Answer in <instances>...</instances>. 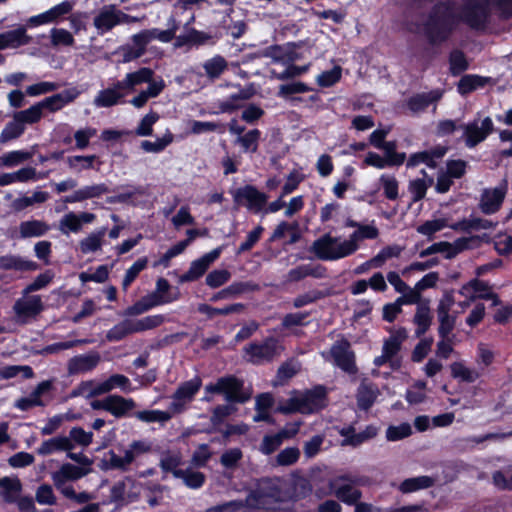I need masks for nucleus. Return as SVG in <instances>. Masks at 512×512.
<instances>
[{
  "label": "nucleus",
  "mask_w": 512,
  "mask_h": 512,
  "mask_svg": "<svg viewBox=\"0 0 512 512\" xmlns=\"http://www.w3.org/2000/svg\"><path fill=\"white\" fill-rule=\"evenodd\" d=\"M489 11L484 0H466L460 15L455 2L443 0L435 3L423 23V34L431 46L447 42L457 25L462 22L474 30H482L488 23Z\"/></svg>",
  "instance_id": "1"
},
{
  "label": "nucleus",
  "mask_w": 512,
  "mask_h": 512,
  "mask_svg": "<svg viewBox=\"0 0 512 512\" xmlns=\"http://www.w3.org/2000/svg\"><path fill=\"white\" fill-rule=\"evenodd\" d=\"M379 236V230L374 225L360 224L350 236L349 239L339 242L338 237H333L330 233H325L317 238L311 251L322 261H335L354 254L359 249V242L365 239H376Z\"/></svg>",
  "instance_id": "2"
},
{
  "label": "nucleus",
  "mask_w": 512,
  "mask_h": 512,
  "mask_svg": "<svg viewBox=\"0 0 512 512\" xmlns=\"http://www.w3.org/2000/svg\"><path fill=\"white\" fill-rule=\"evenodd\" d=\"M206 393L223 395L228 403L243 404L250 399V394L244 391V381L235 375H226L215 383L205 386Z\"/></svg>",
  "instance_id": "3"
},
{
  "label": "nucleus",
  "mask_w": 512,
  "mask_h": 512,
  "mask_svg": "<svg viewBox=\"0 0 512 512\" xmlns=\"http://www.w3.org/2000/svg\"><path fill=\"white\" fill-rule=\"evenodd\" d=\"M369 483L370 479L368 476L343 474L335 479L332 487L338 500L347 505H353L362 497V492L359 489L353 488V485L366 486Z\"/></svg>",
  "instance_id": "4"
},
{
  "label": "nucleus",
  "mask_w": 512,
  "mask_h": 512,
  "mask_svg": "<svg viewBox=\"0 0 512 512\" xmlns=\"http://www.w3.org/2000/svg\"><path fill=\"white\" fill-rule=\"evenodd\" d=\"M283 347L279 340L274 336L266 337L262 342H251L243 349L245 355H248V362L253 365H261L272 362L281 354Z\"/></svg>",
  "instance_id": "5"
},
{
  "label": "nucleus",
  "mask_w": 512,
  "mask_h": 512,
  "mask_svg": "<svg viewBox=\"0 0 512 512\" xmlns=\"http://www.w3.org/2000/svg\"><path fill=\"white\" fill-rule=\"evenodd\" d=\"M137 19L116 8L115 5L103 6L93 19V25L99 35H104L120 24H130Z\"/></svg>",
  "instance_id": "6"
},
{
  "label": "nucleus",
  "mask_w": 512,
  "mask_h": 512,
  "mask_svg": "<svg viewBox=\"0 0 512 512\" xmlns=\"http://www.w3.org/2000/svg\"><path fill=\"white\" fill-rule=\"evenodd\" d=\"M221 38L222 33L218 29L205 32L192 27L187 29L185 34L178 35L174 45L176 48H199L202 46H214Z\"/></svg>",
  "instance_id": "7"
},
{
  "label": "nucleus",
  "mask_w": 512,
  "mask_h": 512,
  "mask_svg": "<svg viewBox=\"0 0 512 512\" xmlns=\"http://www.w3.org/2000/svg\"><path fill=\"white\" fill-rule=\"evenodd\" d=\"M233 201L237 206H245L253 213L261 212L267 204L268 196L257 189L256 186L247 184L232 192Z\"/></svg>",
  "instance_id": "8"
},
{
  "label": "nucleus",
  "mask_w": 512,
  "mask_h": 512,
  "mask_svg": "<svg viewBox=\"0 0 512 512\" xmlns=\"http://www.w3.org/2000/svg\"><path fill=\"white\" fill-rule=\"evenodd\" d=\"M330 354L335 365L341 370L348 374H355L357 372L355 353L347 339L343 338L335 342L330 349Z\"/></svg>",
  "instance_id": "9"
},
{
  "label": "nucleus",
  "mask_w": 512,
  "mask_h": 512,
  "mask_svg": "<svg viewBox=\"0 0 512 512\" xmlns=\"http://www.w3.org/2000/svg\"><path fill=\"white\" fill-rule=\"evenodd\" d=\"M507 190L508 184L506 180H503L495 188L484 189L479 202L481 212L485 215L497 213L501 209Z\"/></svg>",
  "instance_id": "10"
},
{
  "label": "nucleus",
  "mask_w": 512,
  "mask_h": 512,
  "mask_svg": "<svg viewBox=\"0 0 512 512\" xmlns=\"http://www.w3.org/2000/svg\"><path fill=\"white\" fill-rule=\"evenodd\" d=\"M221 252V247H217L192 261L188 271L179 277V283L183 284L199 280L206 273L209 266L220 257Z\"/></svg>",
  "instance_id": "11"
},
{
  "label": "nucleus",
  "mask_w": 512,
  "mask_h": 512,
  "mask_svg": "<svg viewBox=\"0 0 512 512\" xmlns=\"http://www.w3.org/2000/svg\"><path fill=\"white\" fill-rule=\"evenodd\" d=\"M303 414H314L327 407V390L323 385L314 386L299 396Z\"/></svg>",
  "instance_id": "12"
},
{
  "label": "nucleus",
  "mask_w": 512,
  "mask_h": 512,
  "mask_svg": "<svg viewBox=\"0 0 512 512\" xmlns=\"http://www.w3.org/2000/svg\"><path fill=\"white\" fill-rule=\"evenodd\" d=\"M101 361V356L97 351H90L87 354L73 356L67 362V372L69 375H78L93 371Z\"/></svg>",
  "instance_id": "13"
},
{
  "label": "nucleus",
  "mask_w": 512,
  "mask_h": 512,
  "mask_svg": "<svg viewBox=\"0 0 512 512\" xmlns=\"http://www.w3.org/2000/svg\"><path fill=\"white\" fill-rule=\"evenodd\" d=\"M13 309L17 317L25 323L27 319L38 316L43 311L44 306L39 295H32L18 299Z\"/></svg>",
  "instance_id": "14"
},
{
  "label": "nucleus",
  "mask_w": 512,
  "mask_h": 512,
  "mask_svg": "<svg viewBox=\"0 0 512 512\" xmlns=\"http://www.w3.org/2000/svg\"><path fill=\"white\" fill-rule=\"evenodd\" d=\"M79 95L80 92L77 90V88H68L61 91L60 93L53 94L44 98L38 102V104L42 112L43 110H48L49 112H57L69 103H72Z\"/></svg>",
  "instance_id": "15"
},
{
  "label": "nucleus",
  "mask_w": 512,
  "mask_h": 512,
  "mask_svg": "<svg viewBox=\"0 0 512 512\" xmlns=\"http://www.w3.org/2000/svg\"><path fill=\"white\" fill-rule=\"evenodd\" d=\"M327 275V268L321 264H302L292 268L287 273V281L299 282L306 277H313L317 279L325 278Z\"/></svg>",
  "instance_id": "16"
},
{
  "label": "nucleus",
  "mask_w": 512,
  "mask_h": 512,
  "mask_svg": "<svg viewBox=\"0 0 512 512\" xmlns=\"http://www.w3.org/2000/svg\"><path fill=\"white\" fill-rule=\"evenodd\" d=\"M90 468L79 467L71 463H64L59 470L52 474V479L57 488L67 481H76L86 476Z\"/></svg>",
  "instance_id": "17"
},
{
  "label": "nucleus",
  "mask_w": 512,
  "mask_h": 512,
  "mask_svg": "<svg viewBox=\"0 0 512 512\" xmlns=\"http://www.w3.org/2000/svg\"><path fill=\"white\" fill-rule=\"evenodd\" d=\"M442 92L438 89L429 92L416 93L406 101L407 108L413 113L425 111L431 104L438 102Z\"/></svg>",
  "instance_id": "18"
},
{
  "label": "nucleus",
  "mask_w": 512,
  "mask_h": 512,
  "mask_svg": "<svg viewBox=\"0 0 512 512\" xmlns=\"http://www.w3.org/2000/svg\"><path fill=\"white\" fill-rule=\"evenodd\" d=\"M109 192V187L105 183L84 186L73 194L65 196L62 200L64 203L83 202L88 199L99 198L103 194Z\"/></svg>",
  "instance_id": "19"
},
{
  "label": "nucleus",
  "mask_w": 512,
  "mask_h": 512,
  "mask_svg": "<svg viewBox=\"0 0 512 512\" xmlns=\"http://www.w3.org/2000/svg\"><path fill=\"white\" fill-rule=\"evenodd\" d=\"M154 71L148 67L139 68L135 72L127 73L123 80L116 81V87L124 90H133L135 86L150 82Z\"/></svg>",
  "instance_id": "20"
},
{
  "label": "nucleus",
  "mask_w": 512,
  "mask_h": 512,
  "mask_svg": "<svg viewBox=\"0 0 512 512\" xmlns=\"http://www.w3.org/2000/svg\"><path fill=\"white\" fill-rule=\"evenodd\" d=\"M468 286H470L471 290L475 293L469 297L471 301L476 299H483L492 300L493 306H498L501 304L499 296L491 290V287L487 282L478 278H474L468 281Z\"/></svg>",
  "instance_id": "21"
},
{
  "label": "nucleus",
  "mask_w": 512,
  "mask_h": 512,
  "mask_svg": "<svg viewBox=\"0 0 512 512\" xmlns=\"http://www.w3.org/2000/svg\"><path fill=\"white\" fill-rule=\"evenodd\" d=\"M124 89L116 87V82L112 87L102 89L98 92L94 99L95 106L99 108H109L120 103L122 98L125 96L123 93Z\"/></svg>",
  "instance_id": "22"
},
{
  "label": "nucleus",
  "mask_w": 512,
  "mask_h": 512,
  "mask_svg": "<svg viewBox=\"0 0 512 512\" xmlns=\"http://www.w3.org/2000/svg\"><path fill=\"white\" fill-rule=\"evenodd\" d=\"M245 310L243 303H233L222 308L213 307L206 303H200L197 306V312L206 316L207 320H212L215 316H227L235 313H242Z\"/></svg>",
  "instance_id": "23"
},
{
  "label": "nucleus",
  "mask_w": 512,
  "mask_h": 512,
  "mask_svg": "<svg viewBox=\"0 0 512 512\" xmlns=\"http://www.w3.org/2000/svg\"><path fill=\"white\" fill-rule=\"evenodd\" d=\"M378 394L379 390L375 384L362 382L359 385L356 394L357 406L359 409L363 411L369 410L374 405Z\"/></svg>",
  "instance_id": "24"
},
{
  "label": "nucleus",
  "mask_w": 512,
  "mask_h": 512,
  "mask_svg": "<svg viewBox=\"0 0 512 512\" xmlns=\"http://www.w3.org/2000/svg\"><path fill=\"white\" fill-rule=\"evenodd\" d=\"M490 80V77L477 74H465L460 78L457 84V91L461 96H467L478 88L485 87Z\"/></svg>",
  "instance_id": "25"
},
{
  "label": "nucleus",
  "mask_w": 512,
  "mask_h": 512,
  "mask_svg": "<svg viewBox=\"0 0 512 512\" xmlns=\"http://www.w3.org/2000/svg\"><path fill=\"white\" fill-rule=\"evenodd\" d=\"M39 265L31 260H25L16 255L0 256V270L35 271Z\"/></svg>",
  "instance_id": "26"
},
{
  "label": "nucleus",
  "mask_w": 512,
  "mask_h": 512,
  "mask_svg": "<svg viewBox=\"0 0 512 512\" xmlns=\"http://www.w3.org/2000/svg\"><path fill=\"white\" fill-rule=\"evenodd\" d=\"M136 406L132 398H124L121 395H109L108 412L116 418L126 417Z\"/></svg>",
  "instance_id": "27"
},
{
  "label": "nucleus",
  "mask_w": 512,
  "mask_h": 512,
  "mask_svg": "<svg viewBox=\"0 0 512 512\" xmlns=\"http://www.w3.org/2000/svg\"><path fill=\"white\" fill-rule=\"evenodd\" d=\"M74 448L71 440L66 436H57L44 440L37 453L42 456L53 454L56 451H70Z\"/></svg>",
  "instance_id": "28"
},
{
  "label": "nucleus",
  "mask_w": 512,
  "mask_h": 512,
  "mask_svg": "<svg viewBox=\"0 0 512 512\" xmlns=\"http://www.w3.org/2000/svg\"><path fill=\"white\" fill-rule=\"evenodd\" d=\"M407 331L400 327L391 336L384 340L382 352L389 358L396 357L401 350L402 343L407 338Z\"/></svg>",
  "instance_id": "29"
},
{
  "label": "nucleus",
  "mask_w": 512,
  "mask_h": 512,
  "mask_svg": "<svg viewBox=\"0 0 512 512\" xmlns=\"http://www.w3.org/2000/svg\"><path fill=\"white\" fill-rule=\"evenodd\" d=\"M413 322L417 326L415 331L417 337L424 335L429 330L432 323V315L428 302L418 304Z\"/></svg>",
  "instance_id": "30"
},
{
  "label": "nucleus",
  "mask_w": 512,
  "mask_h": 512,
  "mask_svg": "<svg viewBox=\"0 0 512 512\" xmlns=\"http://www.w3.org/2000/svg\"><path fill=\"white\" fill-rule=\"evenodd\" d=\"M202 386V379L195 376L192 379L181 383L173 393L174 400L191 401Z\"/></svg>",
  "instance_id": "31"
},
{
  "label": "nucleus",
  "mask_w": 512,
  "mask_h": 512,
  "mask_svg": "<svg viewBox=\"0 0 512 512\" xmlns=\"http://www.w3.org/2000/svg\"><path fill=\"white\" fill-rule=\"evenodd\" d=\"M435 484V480L431 476L422 475L403 480L399 485V491L403 494L416 492L422 489H428Z\"/></svg>",
  "instance_id": "32"
},
{
  "label": "nucleus",
  "mask_w": 512,
  "mask_h": 512,
  "mask_svg": "<svg viewBox=\"0 0 512 512\" xmlns=\"http://www.w3.org/2000/svg\"><path fill=\"white\" fill-rule=\"evenodd\" d=\"M7 49H17L32 42V37L27 34L26 26L20 25L16 29L4 32Z\"/></svg>",
  "instance_id": "33"
},
{
  "label": "nucleus",
  "mask_w": 512,
  "mask_h": 512,
  "mask_svg": "<svg viewBox=\"0 0 512 512\" xmlns=\"http://www.w3.org/2000/svg\"><path fill=\"white\" fill-rule=\"evenodd\" d=\"M252 96L248 90H240L238 93L231 94L226 100L218 103L220 113H233L242 107L241 102L248 100Z\"/></svg>",
  "instance_id": "34"
},
{
  "label": "nucleus",
  "mask_w": 512,
  "mask_h": 512,
  "mask_svg": "<svg viewBox=\"0 0 512 512\" xmlns=\"http://www.w3.org/2000/svg\"><path fill=\"white\" fill-rule=\"evenodd\" d=\"M49 225L41 220L23 221L19 225L22 238L40 237L49 231Z\"/></svg>",
  "instance_id": "35"
},
{
  "label": "nucleus",
  "mask_w": 512,
  "mask_h": 512,
  "mask_svg": "<svg viewBox=\"0 0 512 512\" xmlns=\"http://www.w3.org/2000/svg\"><path fill=\"white\" fill-rule=\"evenodd\" d=\"M34 155V150L26 151V150H14L7 153H4L0 156V166L13 168L24 162L29 161Z\"/></svg>",
  "instance_id": "36"
},
{
  "label": "nucleus",
  "mask_w": 512,
  "mask_h": 512,
  "mask_svg": "<svg viewBox=\"0 0 512 512\" xmlns=\"http://www.w3.org/2000/svg\"><path fill=\"white\" fill-rule=\"evenodd\" d=\"M49 194L44 191H35L32 196H21L14 199L11 203V208L15 212H20L26 208L34 205L35 203H44L48 200Z\"/></svg>",
  "instance_id": "37"
},
{
  "label": "nucleus",
  "mask_w": 512,
  "mask_h": 512,
  "mask_svg": "<svg viewBox=\"0 0 512 512\" xmlns=\"http://www.w3.org/2000/svg\"><path fill=\"white\" fill-rule=\"evenodd\" d=\"M133 333H136L134 324L131 320L126 319L109 329L106 333V339L109 342H117Z\"/></svg>",
  "instance_id": "38"
},
{
  "label": "nucleus",
  "mask_w": 512,
  "mask_h": 512,
  "mask_svg": "<svg viewBox=\"0 0 512 512\" xmlns=\"http://www.w3.org/2000/svg\"><path fill=\"white\" fill-rule=\"evenodd\" d=\"M22 483L19 478H8V482L4 484L0 490V496L7 504H14L21 496Z\"/></svg>",
  "instance_id": "39"
},
{
  "label": "nucleus",
  "mask_w": 512,
  "mask_h": 512,
  "mask_svg": "<svg viewBox=\"0 0 512 512\" xmlns=\"http://www.w3.org/2000/svg\"><path fill=\"white\" fill-rule=\"evenodd\" d=\"M256 487L274 503H279L282 500V490L278 482L271 478H261Z\"/></svg>",
  "instance_id": "40"
},
{
  "label": "nucleus",
  "mask_w": 512,
  "mask_h": 512,
  "mask_svg": "<svg viewBox=\"0 0 512 512\" xmlns=\"http://www.w3.org/2000/svg\"><path fill=\"white\" fill-rule=\"evenodd\" d=\"M465 144L468 148H474L479 143L483 142L487 137L480 129L478 120H474L463 126Z\"/></svg>",
  "instance_id": "41"
},
{
  "label": "nucleus",
  "mask_w": 512,
  "mask_h": 512,
  "mask_svg": "<svg viewBox=\"0 0 512 512\" xmlns=\"http://www.w3.org/2000/svg\"><path fill=\"white\" fill-rule=\"evenodd\" d=\"M175 478L182 479L184 484L191 489L201 488L206 480L204 473L200 471H193L190 468L183 471H176Z\"/></svg>",
  "instance_id": "42"
},
{
  "label": "nucleus",
  "mask_w": 512,
  "mask_h": 512,
  "mask_svg": "<svg viewBox=\"0 0 512 512\" xmlns=\"http://www.w3.org/2000/svg\"><path fill=\"white\" fill-rule=\"evenodd\" d=\"M227 65V61L223 56L215 55L204 62L203 68L209 79H217L227 69Z\"/></svg>",
  "instance_id": "43"
},
{
  "label": "nucleus",
  "mask_w": 512,
  "mask_h": 512,
  "mask_svg": "<svg viewBox=\"0 0 512 512\" xmlns=\"http://www.w3.org/2000/svg\"><path fill=\"white\" fill-rule=\"evenodd\" d=\"M469 68L465 53L460 49H453L449 53V70L452 76H459Z\"/></svg>",
  "instance_id": "44"
},
{
  "label": "nucleus",
  "mask_w": 512,
  "mask_h": 512,
  "mask_svg": "<svg viewBox=\"0 0 512 512\" xmlns=\"http://www.w3.org/2000/svg\"><path fill=\"white\" fill-rule=\"evenodd\" d=\"M246 504L252 509H268L277 506L270 498L264 495L257 487L252 489L246 498Z\"/></svg>",
  "instance_id": "45"
},
{
  "label": "nucleus",
  "mask_w": 512,
  "mask_h": 512,
  "mask_svg": "<svg viewBox=\"0 0 512 512\" xmlns=\"http://www.w3.org/2000/svg\"><path fill=\"white\" fill-rule=\"evenodd\" d=\"M26 127L15 119L9 121L0 133V144H6L12 140L18 139L25 132Z\"/></svg>",
  "instance_id": "46"
},
{
  "label": "nucleus",
  "mask_w": 512,
  "mask_h": 512,
  "mask_svg": "<svg viewBox=\"0 0 512 512\" xmlns=\"http://www.w3.org/2000/svg\"><path fill=\"white\" fill-rule=\"evenodd\" d=\"M261 131L257 128L251 129L238 137V143L244 152L256 153L261 139Z\"/></svg>",
  "instance_id": "47"
},
{
  "label": "nucleus",
  "mask_w": 512,
  "mask_h": 512,
  "mask_svg": "<svg viewBox=\"0 0 512 512\" xmlns=\"http://www.w3.org/2000/svg\"><path fill=\"white\" fill-rule=\"evenodd\" d=\"M106 228L102 227L97 232L89 234L86 238L80 242L81 252L86 254L90 252H96L102 246V239L106 234Z\"/></svg>",
  "instance_id": "48"
},
{
  "label": "nucleus",
  "mask_w": 512,
  "mask_h": 512,
  "mask_svg": "<svg viewBox=\"0 0 512 512\" xmlns=\"http://www.w3.org/2000/svg\"><path fill=\"white\" fill-rule=\"evenodd\" d=\"M13 115L18 122H20L23 126H26V124L32 125L38 123L41 120L43 113L37 102L28 109L17 111Z\"/></svg>",
  "instance_id": "49"
},
{
  "label": "nucleus",
  "mask_w": 512,
  "mask_h": 512,
  "mask_svg": "<svg viewBox=\"0 0 512 512\" xmlns=\"http://www.w3.org/2000/svg\"><path fill=\"white\" fill-rule=\"evenodd\" d=\"M451 376L455 379H459L461 382L473 383L475 382L479 374L475 370L467 368L461 362H454L450 365Z\"/></svg>",
  "instance_id": "50"
},
{
  "label": "nucleus",
  "mask_w": 512,
  "mask_h": 512,
  "mask_svg": "<svg viewBox=\"0 0 512 512\" xmlns=\"http://www.w3.org/2000/svg\"><path fill=\"white\" fill-rule=\"evenodd\" d=\"M174 140V135L168 130L161 138L155 142L144 140L141 142V148L147 153H160L165 150Z\"/></svg>",
  "instance_id": "51"
},
{
  "label": "nucleus",
  "mask_w": 512,
  "mask_h": 512,
  "mask_svg": "<svg viewBox=\"0 0 512 512\" xmlns=\"http://www.w3.org/2000/svg\"><path fill=\"white\" fill-rule=\"evenodd\" d=\"M22 373L23 379H30L34 376L32 367L28 365H8L0 368L1 379H12Z\"/></svg>",
  "instance_id": "52"
},
{
  "label": "nucleus",
  "mask_w": 512,
  "mask_h": 512,
  "mask_svg": "<svg viewBox=\"0 0 512 512\" xmlns=\"http://www.w3.org/2000/svg\"><path fill=\"white\" fill-rule=\"evenodd\" d=\"M437 318L439 321L438 327V335L440 338H448L456 326V316L451 315L450 313H444L442 310L440 313H437Z\"/></svg>",
  "instance_id": "53"
},
{
  "label": "nucleus",
  "mask_w": 512,
  "mask_h": 512,
  "mask_svg": "<svg viewBox=\"0 0 512 512\" xmlns=\"http://www.w3.org/2000/svg\"><path fill=\"white\" fill-rule=\"evenodd\" d=\"M135 417L146 423H164L172 418V413L162 410H142L135 413Z\"/></svg>",
  "instance_id": "54"
},
{
  "label": "nucleus",
  "mask_w": 512,
  "mask_h": 512,
  "mask_svg": "<svg viewBox=\"0 0 512 512\" xmlns=\"http://www.w3.org/2000/svg\"><path fill=\"white\" fill-rule=\"evenodd\" d=\"M148 264L147 257H142L136 260L127 270L122 281L124 289L128 288L132 282L138 277L139 273L143 271Z\"/></svg>",
  "instance_id": "55"
},
{
  "label": "nucleus",
  "mask_w": 512,
  "mask_h": 512,
  "mask_svg": "<svg viewBox=\"0 0 512 512\" xmlns=\"http://www.w3.org/2000/svg\"><path fill=\"white\" fill-rule=\"evenodd\" d=\"M54 273L51 270H46L40 273L33 282L28 284L22 291L23 296H27L29 293L41 290L52 282Z\"/></svg>",
  "instance_id": "56"
},
{
  "label": "nucleus",
  "mask_w": 512,
  "mask_h": 512,
  "mask_svg": "<svg viewBox=\"0 0 512 512\" xmlns=\"http://www.w3.org/2000/svg\"><path fill=\"white\" fill-rule=\"evenodd\" d=\"M160 116L155 111H150L139 122L135 133L137 136H151L153 133V125L159 120Z\"/></svg>",
  "instance_id": "57"
},
{
  "label": "nucleus",
  "mask_w": 512,
  "mask_h": 512,
  "mask_svg": "<svg viewBox=\"0 0 512 512\" xmlns=\"http://www.w3.org/2000/svg\"><path fill=\"white\" fill-rule=\"evenodd\" d=\"M342 76V68L338 65L330 70L323 71L317 77V83L324 88L331 87L340 81Z\"/></svg>",
  "instance_id": "58"
},
{
  "label": "nucleus",
  "mask_w": 512,
  "mask_h": 512,
  "mask_svg": "<svg viewBox=\"0 0 512 512\" xmlns=\"http://www.w3.org/2000/svg\"><path fill=\"white\" fill-rule=\"evenodd\" d=\"M97 159L96 155H75L67 158L69 168L78 171L88 170L93 168V163Z\"/></svg>",
  "instance_id": "59"
},
{
  "label": "nucleus",
  "mask_w": 512,
  "mask_h": 512,
  "mask_svg": "<svg viewBox=\"0 0 512 512\" xmlns=\"http://www.w3.org/2000/svg\"><path fill=\"white\" fill-rule=\"evenodd\" d=\"M311 90L312 88L306 83L297 81L280 85L277 95L282 98H288L291 95L306 93Z\"/></svg>",
  "instance_id": "60"
},
{
  "label": "nucleus",
  "mask_w": 512,
  "mask_h": 512,
  "mask_svg": "<svg viewBox=\"0 0 512 512\" xmlns=\"http://www.w3.org/2000/svg\"><path fill=\"white\" fill-rule=\"evenodd\" d=\"M164 321H165L164 316L161 314H157V315L146 316L142 319H139V320L133 322V324H134V328H135L136 332H142V331L157 328L160 325H162L164 323Z\"/></svg>",
  "instance_id": "61"
},
{
  "label": "nucleus",
  "mask_w": 512,
  "mask_h": 512,
  "mask_svg": "<svg viewBox=\"0 0 512 512\" xmlns=\"http://www.w3.org/2000/svg\"><path fill=\"white\" fill-rule=\"evenodd\" d=\"M81 228V221L74 212L65 214L60 220V230L64 234H68L69 232L77 233Z\"/></svg>",
  "instance_id": "62"
},
{
  "label": "nucleus",
  "mask_w": 512,
  "mask_h": 512,
  "mask_svg": "<svg viewBox=\"0 0 512 512\" xmlns=\"http://www.w3.org/2000/svg\"><path fill=\"white\" fill-rule=\"evenodd\" d=\"M212 453L208 444H200L193 452L191 457V464L197 468H203L210 460Z\"/></svg>",
  "instance_id": "63"
},
{
  "label": "nucleus",
  "mask_w": 512,
  "mask_h": 512,
  "mask_svg": "<svg viewBox=\"0 0 512 512\" xmlns=\"http://www.w3.org/2000/svg\"><path fill=\"white\" fill-rule=\"evenodd\" d=\"M231 274L226 269H215L206 276V285L210 288H218L229 281Z\"/></svg>",
  "instance_id": "64"
}]
</instances>
